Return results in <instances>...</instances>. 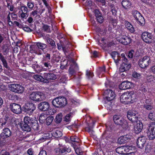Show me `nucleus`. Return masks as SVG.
I'll use <instances>...</instances> for the list:
<instances>
[{
    "instance_id": "1",
    "label": "nucleus",
    "mask_w": 155,
    "mask_h": 155,
    "mask_svg": "<svg viewBox=\"0 0 155 155\" xmlns=\"http://www.w3.org/2000/svg\"><path fill=\"white\" fill-rule=\"evenodd\" d=\"M19 124V127L24 131L29 132L32 128L34 130H39V125L36 118L29 117H25L24 119V122L17 124Z\"/></svg>"
},
{
    "instance_id": "2",
    "label": "nucleus",
    "mask_w": 155,
    "mask_h": 155,
    "mask_svg": "<svg viewBox=\"0 0 155 155\" xmlns=\"http://www.w3.org/2000/svg\"><path fill=\"white\" fill-rule=\"evenodd\" d=\"M120 102L125 104H128L136 102L137 98L135 94L129 92L124 93L120 96Z\"/></svg>"
},
{
    "instance_id": "3",
    "label": "nucleus",
    "mask_w": 155,
    "mask_h": 155,
    "mask_svg": "<svg viewBox=\"0 0 155 155\" xmlns=\"http://www.w3.org/2000/svg\"><path fill=\"white\" fill-rule=\"evenodd\" d=\"M113 120L116 124L120 126L123 129H126L128 128V124L127 122L121 116L117 115H114Z\"/></svg>"
},
{
    "instance_id": "4",
    "label": "nucleus",
    "mask_w": 155,
    "mask_h": 155,
    "mask_svg": "<svg viewBox=\"0 0 155 155\" xmlns=\"http://www.w3.org/2000/svg\"><path fill=\"white\" fill-rule=\"evenodd\" d=\"M53 105L56 108L63 107L67 104V99L64 97H59L54 99L52 102Z\"/></svg>"
},
{
    "instance_id": "5",
    "label": "nucleus",
    "mask_w": 155,
    "mask_h": 155,
    "mask_svg": "<svg viewBox=\"0 0 155 155\" xmlns=\"http://www.w3.org/2000/svg\"><path fill=\"white\" fill-rule=\"evenodd\" d=\"M132 14L135 18L136 21L142 26H143L145 23L144 18L141 14L136 10H133L132 11Z\"/></svg>"
},
{
    "instance_id": "6",
    "label": "nucleus",
    "mask_w": 155,
    "mask_h": 155,
    "mask_svg": "<svg viewBox=\"0 0 155 155\" xmlns=\"http://www.w3.org/2000/svg\"><path fill=\"white\" fill-rule=\"evenodd\" d=\"M147 133L149 139L152 140L155 138V122L150 123L147 129Z\"/></svg>"
},
{
    "instance_id": "7",
    "label": "nucleus",
    "mask_w": 155,
    "mask_h": 155,
    "mask_svg": "<svg viewBox=\"0 0 155 155\" xmlns=\"http://www.w3.org/2000/svg\"><path fill=\"white\" fill-rule=\"evenodd\" d=\"M16 121V119L14 117H9L6 115L3 118H1V122L2 123V124L0 125V127L2 128L3 127L6 126V124L7 123H8L9 124H13V122L15 123V125L16 126L17 124L16 122H15Z\"/></svg>"
},
{
    "instance_id": "8",
    "label": "nucleus",
    "mask_w": 155,
    "mask_h": 155,
    "mask_svg": "<svg viewBox=\"0 0 155 155\" xmlns=\"http://www.w3.org/2000/svg\"><path fill=\"white\" fill-rule=\"evenodd\" d=\"M71 151L70 147H67L66 146L62 145L54 149L53 152L54 155H61L63 153L66 154Z\"/></svg>"
},
{
    "instance_id": "9",
    "label": "nucleus",
    "mask_w": 155,
    "mask_h": 155,
    "mask_svg": "<svg viewBox=\"0 0 155 155\" xmlns=\"http://www.w3.org/2000/svg\"><path fill=\"white\" fill-rule=\"evenodd\" d=\"M35 109V104L31 103H27L22 107V110L30 115L32 114Z\"/></svg>"
},
{
    "instance_id": "10",
    "label": "nucleus",
    "mask_w": 155,
    "mask_h": 155,
    "mask_svg": "<svg viewBox=\"0 0 155 155\" xmlns=\"http://www.w3.org/2000/svg\"><path fill=\"white\" fill-rule=\"evenodd\" d=\"M117 40L123 45H125L130 44L132 42V39L129 35H127L121 34L117 38Z\"/></svg>"
},
{
    "instance_id": "11",
    "label": "nucleus",
    "mask_w": 155,
    "mask_h": 155,
    "mask_svg": "<svg viewBox=\"0 0 155 155\" xmlns=\"http://www.w3.org/2000/svg\"><path fill=\"white\" fill-rule=\"evenodd\" d=\"M151 61L149 57L145 56L143 58L140 59L138 61V65L142 68H145L149 66L151 63Z\"/></svg>"
},
{
    "instance_id": "12",
    "label": "nucleus",
    "mask_w": 155,
    "mask_h": 155,
    "mask_svg": "<svg viewBox=\"0 0 155 155\" xmlns=\"http://www.w3.org/2000/svg\"><path fill=\"white\" fill-rule=\"evenodd\" d=\"M9 87L10 91L18 94L22 93L25 89L23 86L18 84H11Z\"/></svg>"
},
{
    "instance_id": "13",
    "label": "nucleus",
    "mask_w": 155,
    "mask_h": 155,
    "mask_svg": "<svg viewBox=\"0 0 155 155\" xmlns=\"http://www.w3.org/2000/svg\"><path fill=\"white\" fill-rule=\"evenodd\" d=\"M9 108L12 112L17 114L21 113L22 110V108H21V105L15 103L11 104Z\"/></svg>"
},
{
    "instance_id": "14",
    "label": "nucleus",
    "mask_w": 155,
    "mask_h": 155,
    "mask_svg": "<svg viewBox=\"0 0 155 155\" xmlns=\"http://www.w3.org/2000/svg\"><path fill=\"white\" fill-rule=\"evenodd\" d=\"M127 117L129 120L135 123L138 120V114L135 111L129 110L127 112Z\"/></svg>"
},
{
    "instance_id": "15",
    "label": "nucleus",
    "mask_w": 155,
    "mask_h": 155,
    "mask_svg": "<svg viewBox=\"0 0 155 155\" xmlns=\"http://www.w3.org/2000/svg\"><path fill=\"white\" fill-rule=\"evenodd\" d=\"M42 96L41 93L36 91L31 93L29 96V98L33 101L38 102L41 101L42 100Z\"/></svg>"
},
{
    "instance_id": "16",
    "label": "nucleus",
    "mask_w": 155,
    "mask_h": 155,
    "mask_svg": "<svg viewBox=\"0 0 155 155\" xmlns=\"http://www.w3.org/2000/svg\"><path fill=\"white\" fill-rule=\"evenodd\" d=\"M141 36L143 41L146 43L150 44L152 42L153 35L151 33L145 31L142 33Z\"/></svg>"
},
{
    "instance_id": "17",
    "label": "nucleus",
    "mask_w": 155,
    "mask_h": 155,
    "mask_svg": "<svg viewBox=\"0 0 155 155\" xmlns=\"http://www.w3.org/2000/svg\"><path fill=\"white\" fill-rule=\"evenodd\" d=\"M104 93L106 95V98L107 101L113 100L115 97V93L110 89H107L105 91Z\"/></svg>"
},
{
    "instance_id": "18",
    "label": "nucleus",
    "mask_w": 155,
    "mask_h": 155,
    "mask_svg": "<svg viewBox=\"0 0 155 155\" xmlns=\"http://www.w3.org/2000/svg\"><path fill=\"white\" fill-rule=\"evenodd\" d=\"M94 12L96 16L97 22L100 24L102 23L104 21V18L101 12L98 9H95Z\"/></svg>"
},
{
    "instance_id": "19",
    "label": "nucleus",
    "mask_w": 155,
    "mask_h": 155,
    "mask_svg": "<svg viewBox=\"0 0 155 155\" xmlns=\"http://www.w3.org/2000/svg\"><path fill=\"white\" fill-rule=\"evenodd\" d=\"M136 123L134 124V131L136 134L140 133L143 128V124L140 120L135 122Z\"/></svg>"
},
{
    "instance_id": "20",
    "label": "nucleus",
    "mask_w": 155,
    "mask_h": 155,
    "mask_svg": "<svg viewBox=\"0 0 155 155\" xmlns=\"http://www.w3.org/2000/svg\"><path fill=\"white\" fill-rule=\"evenodd\" d=\"M107 129L104 131L102 135V137L103 139L106 140H109V139L112 138L111 129L109 127L106 126Z\"/></svg>"
},
{
    "instance_id": "21",
    "label": "nucleus",
    "mask_w": 155,
    "mask_h": 155,
    "mask_svg": "<svg viewBox=\"0 0 155 155\" xmlns=\"http://www.w3.org/2000/svg\"><path fill=\"white\" fill-rule=\"evenodd\" d=\"M132 83L127 81L122 82L119 85V88L120 90H125L130 89L132 86Z\"/></svg>"
},
{
    "instance_id": "22",
    "label": "nucleus",
    "mask_w": 155,
    "mask_h": 155,
    "mask_svg": "<svg viewBox=\"0 0 155 155\" xmlns=\"http://www.w3.org/2000/svg\"><path fill=\"white\" fill-rule=\"evenodd\" d=\"M43 77L45 79V83L49 82L51 80H55L57 78L56 75L52 73H45L43 74Z\"/></svg>"
},
{
    "instance_id": "23",
    "label": "nucleus",
    "mask_w": 155,
    "mask_h": 155,
    "mask_svg": "<svg viewBox=\"0 0 155 155\" xmlns=\"http://www.w3.org/2000/svg\"><path fill=\"white\" fill-rule=\"evenodd\" d=\"M38 108L42 111L48 110L50 107V104L48 102L44 101L41 102L38 105Z\"/></svg>"
},
{
    "instance_id": "24",
    "label": "nucleus",
    "mask_w": 155,
    "mask_h": 155,
    "mask_svg": "<svg viewBox=\"0 0 155 155\" xmlns=\"http://www.w3.org/2000/svg\"><path fill=\"white\" fill-rule=\"evenodd\" d=\"M146 141L145 137L142 136L139 137L137 138L136 142L137 146L138 148L142 149L144 147V145Z\"/></svg>"
},
{
    "instance_id": "25",
    "label": "nucleus",
    "mask_w": 155,
    "mask_h": 155,
    "mask_svg": "<svg viewBox=\"0 0 155 155\" xmlns=\"http://www.w3.org/2000/svg\"><path fill=\"white\" fill-rule=\"evenodd\" d=\"M112 58L114 60V61L117 65L118 64L119 61H120L121 57L120 54L117 51H113L110 54Z\"/></svg>"
},
{
    "instance_id": "26",
    "label": "nucleus",
    "mask_w": 155,
    "mask_h": 155,
    "mask_svg": "<svg viewBox=\"0 0 155 155\" xmlns=\"http://www.w3.org/2000/svg\"><path fill=\"white\" fill-rule=\"evenodd\" d=\"M2 139H4L10 137L12 134V131L8 128H5L2 130L0 134Z\"/></svg>"
},
{
    "instance_id": "27",
    "label": "nucleus",
    "mask_w": 155,
    "mask_h": 155,
    "mask_svg": "<svg viewBox=\"0 0 155 155\" xmlns=\"http://www.w3.org/2000/svg\"><path fill=\"white\" fill-rule=\"evenodd\" d=\"M30 52L31 53H35L38 55L41 54L42 52L41 51L38 49L36 45H32L29 47Z\"/></svg>"
},
{
    "instance_id": "28",
    "label": "nucleus",
    "mask_w": 155,
    "mask_h": 155,
    "mask_svg": "<svg viewBox=\"0 0 155 155\" xmlns=\"http://www.w3.org/2000/svg\"><path fill=\"white\" fill-rule=\"evenodd\" d=\"M124 24L125 27L131 33H134L135 32V29L133 25L127 21H124Z\"/></svg>"
},
{
    "instance_id": "29",
    "label": "nucleus",
    "mask_w": 155,
    "mask_h": 155,
    "mask_svg": "<svg viewBox=\"0 0 155 155\" xmlns=\"http://www.w3.org/2000/svg\"><path fill=\"white\" fill-rule=\"evenodd\" d=\"M129 136L128 135L120 136L118 139V142L120 144L126 143L130 140Z\"/></svg>"
},
{
    "instance_id": "30",
    "label": "nucleus",
    "mask_w": 155,
    "mask_h": 155,
    "mask_svg": "<svg viewBox=\"0 0 155 155\" xmlns=\"http://www.w3.org/2000/svg\"><path fill=\"white\" fill-rule=\"evenodd\" d=\"M130 67L131 65L130 63L128 62H123L120 68L119 71L120 72H124L128 70Z\"/></svg>"
},
{
    "instance_id": "31",
    "label": "nucleus",
    "mask_w": 155,
    "mask_h": 155,
    "mask_svg": "<svg viewBox=\"0 0 155 155\" xmlns=\"http://www.w3.org/2000/svg\"><path fill=\"white\" fill-rule=\"evenodd\" d=\"M133 147L131 146H124V152L126 153L129 155H131V154H134V153L133 151Z\"/></svg>"
},
{
    "instance_id": "32",
    "label": "nucleus",
    "mask_w": 155,
    "mask_h": 155,
    "mask_svg": "<svg viewBox=\"0 0 155 155\" xmlns=\"http://www.w3.org/2000/svg\"><path fill=\"white\" fill-rule=\"evenodd\" d=\"M121 4L123 8L125 9H129L131 6V3L128 0H123Z\"/></svg>"
},
{
    "instance_id": "33",
    "label": "nucleus",
    "mask_w": 155,
    "mask_h": 155,
    "mask_svg": "<svg viewBox=\"0 0 155 155\" xmlns=\"http://www.w3.org/2000/svg\"><path fill=\"white\" fill-rule=\"evenodd\" d=\"M46 40L48 43L51 45V46L49 47L50 49L56 48V46L55 41L49 38H47Z\"/></svg>"
},
{
    "instance_id": "34",
    "label": "nucleus",
    "mask_w": 155,
    "mask_h": 155,
    "mask_svg": "<svg viewBox=\"0 0 155 155\" xmlns=\"http://www.w3.org/2000/svg\"><path fill=\"white\" fill-rule=\"evenodd\" d=\"M0 59L2 63V65L3 67L6 69L9 70L10 68V67L8 65L6 60L5 59L4 57L1 53H0Z\"/></svg>"
},
{
    "instance_id": "35",
    "label": "nucleus",
    "mask_w": 155,
    "mask_h": 155,
    "mask_svg": "<svg viewBox=\"0 0 155 155\" xmlns=\"http://www.w3.org/2000/svg\"><path fill=\"white\" fill-rule=\"evenodd\" d=\"M33 78L37 81L44 83L45 82V79L44 78V77H43V76H42L40 75L36 74L34 75Z\"/></svg>"
},
{
    "instance_id": "36",
    "label": "nucleus",
    "mask_w": 155,
    "mask_h": 155,
    "mask_svg": "<svg viewBox=\"0 0 155 155\" xmlns=\"http://www.w3.org/2000/svg\"><path fill=\"white\" fill-rule=\"evenodd\" d=\"M36 45L38 49H41L42 51L47 48V46L46 44L39 42H36Z\"/></svg>"
},
{
    "instance_id": "37",
    "label": "nucleus",
    "mask_w": 155,
    "mask_h": 155,
    "mask_svg": "<svg viewBox=\"0 0 155 155\" xmlns=\"http://www.w3.org/2000/svg\"><path fill=\"white\" fill-rule=\"evenodd\" d=\"M143 108L148 110H151L153 108V106L152 105L151 103L148 102V101H146L145 104L143 105Z\"/></svg>"
},
{
    "instance_id": "38",
    "label": "nucleus",
    "mask_w": 155,
    "mask_h": 155,
    "mask_svg": "<svg viewBox=\"0 0 155 155\" xmlns=\"http://www.w3.org/2000/svg\"><path fill=\"white\" fill-rule=\"evenodd\" d=\"M62 118V116L61 113L58 114L55 119V121L57 124H59L61 122Z\"/></svg>"
},
{
    "instance_id": "39",
    "label": "nucleus",
    "mask_w": 155,
    "mask_h": 155,
    "mask_svg": "<svg viewBox=\"0 0 155 155\" xmlns=\"http://www.w3.org/2000/svg\"><path fill=\"white\" fill-rule=\"evenodd\" d=\"M54 119L53 117L50 116L46 118V124L47 125H49L51 124Z\"/></svg>"
},
{
    "instance_id": "40",
    "label": "nucleus",
    "mask_w": 155,
    "mask_h": 155,
    "mask_svg": "<svg viewBox=\"0 0 155 155\" xmlns=\"http://www.w3.org/2000/svg\"><path fill=\"white\" fill-rule=\"evenodd\" d=\"M7 3V7L9 8L10 11H12L13 10V7L12 3V0H6Z\"/></svg>"
},
{
    "instance_id": "41",
    "label": "nucleus",
    "mask_w": 155,
    "mask_h": 155,
    "mask_svg": "<svg viewBox=\"0 0 155 155\" xmlns=\"http://www.w3.org/2000/svg\"><path fill=\"white\" fill-rule=\"evenodd\" d=\"M117 153L120 154H125L124 149V146L119 147L117 148L116 150Z\"/></svg>"
},
{
    "instance_id": "42",
    "label": "nucleus",
    "mask_w": 155,
    "mask_h": 155,
    "mask_svg": "<svg viewBox=\"0 0 155 155\" xmlns=\"http://www.w3.org/2000/svg\"><path fill=\"white\" fill-rule=\"evenodd\" d=\"M43 64L44 66L46 68V69H48L49 71H51V68L52 67V66L49 62L43 61Z\"/></svg>"
},
{
    "instance_id": "43",
    "label": "nucleus",
    "mask_w": 155,
    "mask_h": 155,
    "mask_svg": "<svg viewBox=\"0 0 155 155\" xmlns=\"http://www.w3.org/2000/svg\"><path fill=\"white\" fill-rule=\"evenodd\" d=\"M97 30L100 35H104L106 34L107 30L106 29H103L100 28H98L97 29Z\"/></svg>"
},
{
    "instance_id": "44",
    "label": "nucleus",
    "mask_w": 155,
    "mask_h": 155,
    "mask_svg": "<svg viewBox=\"0 0 155 155\" xmlns=\"http://www.w3.org/2000/svg\"><path fill=\"white\" fill-rule=\"evenodd\" d=\"M70 140L72 142L77 143H79L80 140V139L75 136H71L70 137Z\"/></svg>"
},
{
    "instance_id": "45",
    "label": "nucleus",
    "mask_w": 155,
    "mask_h": 155,
    "mask_svg": "<svg viewBox=\"0 0 155 155\" xmlns=\"http://www.w3.org/2000/svg\"><path fill=\"white\" fill-rule=\"evenodd\" d=\"M42 29L44 31L50 33L51 32L50 26L47 25H44L42 26Z\"/></svg>"
},
{
    "instance_id": "46",
    "label": "nucleus",
    "mask_w": 155,
    "mask_h": 155,
    "mask_svg": "<svg viewBox=\"0 0 155 155\" xmlns=\"http://www.w3.org/2000/svg\"><path fill=\"white\" fill-rule=\"evenodd\" d=\"M86 75L87 78L88 80L91 79L94 76L93 72H91L88 70L86 71Z\"/></svg>"
},
{
    "instance_id": "47",
    "label": "nucleus",
    "mask_w": 155,
    "mask_h": 155,
    "mask_svg": "<svg viewBox=\"0 0 155 155\" xmlns=\"http://www.w3.org/2000/svg\"><path fill=\"white\" fill-rule=\"evenodd\" d=\"M34 2L31 1H28L27 4V7L31 10L33 9Z\"/></svg>"
},
{
    "instance_id": "48",
    "label": "nucleus",
    "mask_w": 155,
    "mask_h": 155,
    "mask_svg": "<svg viewBox=\"0 0 155 155\" xmlns=\"http://www.w3.org/2000/svg\"><path fill=\"white\" fill-rule=\"evenodd\" d=\"M9 98L10 100L14 101H18L19 99V97L17 95L12 94L9 96Z\"/></svg>"
},
{
    "instance_id": "49",
    "label": "nucleus",
    "mask_w": 155,
    "mask_h": 155,
    "mask_svg": "<svg viewBox=\"0 0 155 155\" xmlns=\"http://www.w3.org/2000/svg\"><path fill=\"white\" fill-rule=\"evenodd\" d=\"M54 136L56 138H59L61 137L62 135V133L61 131L59 130H57L53 133Z\"/></svg>"
},
{
    "instance_id": "50",
    "label": "nucleus",
    "mask_w": 155,
    "mask_h": 155,
    "mask_svg": "<svg viewBox=\"0 0 155 155\" xmlns=\"http://www.w3.org/2000/svg\"><path fill=\"white\" fill-rule=\"evenodd\" d=\"M69 74L71 76L76 74V71L71 66L69 69Z\"/></svg>"
},
{
    "instance_id": "51",
    "label": "nucleus",
    "mask_w": 155,
    "mask_h": 155,
    "mask_svg": "<svg viewBox=\"0 0 155 155\" xmlns=\"http://www.w3.org/2000/svg\"><path fill=\"white\" fill-rule=\"evenodd\" d=\"M149 119L153 121H155V112H150L148 115Z\"/></svg>"
},
{
    "instance_id": "52",
    "label": "nucleus",
    "mask_w": 155,
    "mask_h": 155,
    "mask_svg": "<svg viewBox=\"0 0 155 155\" xmlns=\"http://www.w3.org/2000/svg\"><path fill=\"white\" fill-rule=\"evenodd\" d=\"M67 82V78L64 75L61 76L59 80V83H60L66 84Z\"/></svg>"
},
{
    "instance_id": "53",
    "label": "nucleus",
    "mask_w": 155,
    "mask_h": 155,
    "mask_svg": "<svg viewBox=\"0 0 155 155\" xmlns=\"http://www.w3.org/2000/svg\"><path fill=\"white\" fill-rule=\"evenodd\" d=\"M38 12L37 10H35L32 11L31 12L30 14V16L32 17H34L35 16H36L35 18H36L37 16H40L39 15H38Z\"/></svg>"
},
{
    "instance_id": "54",
    "label": "nucleus",
    "mask_w": 155,
    "mask_h": 155,
    "mask_svg": "<svg viewBox=\"0 0 155 155\" xmlns=\"http://www.w3.org/2000/svg\"><path fill=\"white\" fill-rule=\"evenodd\" d=\"M20 10L21 11V12L26 13L28 12V8L26 6H21L20 8Z\"/></svg>"
},
{
    "instance_id": "55",
    "label": "nucleus",
    "mask_w": 155,
    "mask_h": 155,
    "mask_svg": "<svg viewBox=\"0 0 155 155\" xmlns=\"http://www.w3.org/2000/svg\"><path fill=\"white\" fill-rule=\"evenodd\" d=\"M50 59V54L47 53L44 56L43 61H46Z\"/></svg>"
},
{
    "instance_id": "56",
    "label": "nucleus",
    "mask_w": 155,
    "mask_h": 155,
    "mask_svg": "<svg viewBox=\"0 0 155 155\" xmlns=\"http://www.w3.org/2000/svg\"><path fill=\"white\" fill-rule=\"evenodd\" d=\"M10 14V13L9 12L7 17L6 19L9 25L10 26H12L13 25V23L11 21Z\"/></svg>"
},
{
    "instance_id": "57",
    "label": "nucleus",
    "mask_w": 155,
    "mask_h": 155,
    "mask_svg": "<svg viewBox=\"0 0 155 155\" xmlns=\"http://www.w3.org/2000/svg\"><path fill=\"white\" fill-rule=\"evenodd\" d=\"M22 28L23 30L28 32H31L33 31V30L31 29L28 26H23L22 25Z\"/></svg>"
},
{
    "instance_id": "58",
    "label": "nucleus",
    "mask_w": 155,
    "mask_h": 155,
    "mask_svg": "<svg viewBox=\"0 0 155 155\" xmlns=\"http://www.w3.org/2000/svg\"><path fill=\"white\" fill-rule=\"evenodd\" d=\"M133 77L136 79H139L140 78V74L137 73L136 72H134L132 74Z\"/></svg>"
},
{
    "instance_id": "59",
    "label": "nucleus",
    "mask_w": 155,
    "mask_h": 155,
    "mask_svg": "<svg viewBox=\"0 0 155 155\" xmlns=\"http://www.w3.org/2000/svg\"><path fill=\"white\" fill-rule=\"evenodd\" d=\"M106 68L105 66L99 68V71L101 74H104L105 72Z\"/></svg>"
},
{
    "instance_id": "60",
    "label": "nucleus",
    "mask_w": 155,
    "mask_h": 155,
    "mask_svg": "<svg viewBox=\"0 0 155 155\" xmlns=\"http://www.w3.org/2000/svg\"><path fill=\"white\" fill-rule=\"evenodd\" d=\"M134 51L133 50H131L130 51H129L127 55L128 57L129 58H133L134 56Z\"/></svg>"
},
{
    "instance_id": "61",
    "label": "nucleus",
    "mask_w": 155,
    "mask_h": 155,
    "mask_svg": "<svg viewBox=\"0 0 155 155\" xmlns=\"http://www.w3.org/2000/svg\"><path fill=\"white\" fill-rule=\"evenodd\" d=\"M0 155H10V153L6 150H2L0 153Z\"/></svg>"
},
{
    "instance_id": "62",
    "label": "nucleus",
    "mask_w": 155,
    "mask_h": 155,
    "mask_svg": "<svg viewBox=\"0 0 155 155\" xmlns=\"http://www.w3.org/2000/svg\"><path fill=\"white\" fill-rule=\"evenodd\" d=\"M74 149L76 153L78 155L81 154L82 153V151L80 148L78 147L76 149L74 148Z\"/></svg>"
},
{
    "instance_id": "63",
    "label": "nucleus",
    "mask_w": 155,
    "mask_h": 155,
    "mask_svg": "<svg viewBox=\"0 0 155 155\" xmlns=\"http://www.w3.org/2000/svg\"><path fill=\"white\" fill-rule=\"evenodd\" d=\"M3 50L5 53H7L9 52V49L7 45H4L3 46Z\"/></svg>"
},
{
    "instance_id": "64",
    "label": "nucleus",
    "mask_w": 155,
    "mask_h": 155,
    "mask_svg": "<svg viewBox=\"0 0 155 155\" xmlns=\"http://www.w3.org/2000/svg\"><path fill=\"white\" fill-rule=\"evenodd\" d=\"M7 89L6 86L4 85H0V91H5Z\"/></svg>"
}]
</instances>
